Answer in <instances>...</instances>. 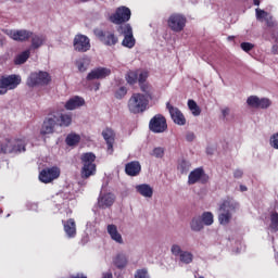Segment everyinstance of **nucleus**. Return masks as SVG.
I'll return each mask as SVG.
<instances>
[{"label":"nucleus","instance_id":"nucleus-1","mask_svg":"<svg viewBox=\"0 0 278 278\" xmlns=\"http://www.w3.org/2000/svg\"><path fill=\"white\" fill-rule=\"evenodd\" d=\"M240 204L233 199L224 200L219 206L218 223L219 225H229L233 218V213L238 212Z\"/></svg>","mask_w":278,"mask_h":278},{"label":"nucleus","instance_id":"nucleus-2","mask_svg":"<svg viewBox=\"0 0 278 278\" xmlns=\"http://www.w3.org/2000/svg\"><path fill=\"white\" fill-rule=\"evenodd\" d=\"M28 140L25 137L5 138L0 146L2 153H24Z\"/></svg>","mask_w":278,"mask_h":278},{"label":"nucleus","instance_id":"nucleus-3","mask_svg":"<svg viewBox=\"0 0 278 278\" xmlns=\"http://www.w3.org/2000/svg\"><path fill=\"white\" fill-rule=\"evenodd\" d=\"M81 170L80 176L83 179H88L97 174V164H94V160H97V155L92 152H87L81 154Z\"/></svg>","mask_w":278,"mask_h":278},{"label":"nucleus","instance_id":"nucleus-4","mask_svg":"<svg viewBox=\"0 0 278 278\" xmlns=\"http://www.w3.org/2000/svg\"><path fill=\"white\" fill-rule=\"evenodd\" d=\"M22 83L23 78L17 74L0 76V97H3L7 92L16 90Z\"/></svg>","mask_w":278,"mask_h":278},{"label":"nucleus","instance_id":"nucleus-5","mask_svg":"<svg viewBox=\"0 0 278 278\" xmlns=\"http://www.w3.org/2000/svg\"><path fill=\"white\" fill-rule=\"evenodd\" d=\"M51 84V75L48 72H33L26 79L28 88H42Z\"/></svg>","mask_w":278,"mask_h":278},{"label":"nucleus","instance_id":"nucleus-6","mask_svg":"<svg viewBox=\"0 0 278 278\" xmlns=\"http://www.w3.org/2000/svg\"><path fill=\"white\" fill-rule=\"evenodd\" d=\"M147 105H149V99H147L142 93L132 94L128 101V109L132 114H140V112H144V110H147Z\"/></svg>","mask_w":278,"mask_h":278},{"label":"nucleus","instance_id":"nucleus-7","mask_svg":"<svg viewBox=\"0 0 278 278\" xmlns=\"http://www.w3.org/2000/svg\"><path fill=\"white\" fill-rule=\"evenodd\" d=\"M118 34L124 36L122 41V46L126 47V49H134L136 47V38L134 37V28H131L130 24H124L117 27Z\"/></svg>","mask_w":278,"mask_h":278},{"label":"nucleus","instance_id":"nucleus-8","mask_svg":"<svg viewBox=\"0 0 278 278\" xmlns=\"http://www.w3.org/2000/svg\"><path fill=\"white\" fill-rule=\"evenodd\" d=\"M131 18V10L127 7H118L115 13L110 15L109 21L114 25H125Z\"/></svg>","mask_w":278,"mask_h":278},{"label":"nucleus","instance_id":"nucleus-9","mask_svg":"<svg viewBox=\"0 0 278 278\" xmlns=\"http://www.w3.org/2000/svg\"><path fill=\"white\" fill-rule=\"evenodd\" d=\"M170 253L174 255V257H178L179 262L182 264H192L194 260V254H192L190 251H184L179 244H173L170 248Z\"/></svg>","mask_w":278,"mask_h":278},{"label":"nucleus","instance_id":"nucleus-10","mask_svg":"<svg viewBox=\"0 0 278 278\" xmlns=\"http://www.w3.org/2000/svg\"><path fill=\"white\" fill-rule=\"evenodd\" d=\"M150 130L153 134H164L168 129V124H166V117L162 114H156L154 117L151 118L149 123Z\"/></svg>","mask_w":278,"mask_h":278},{"label":"nucleus","instance_id":"nucleus-11","mask_svg":"<svg viewBox=\"0 0 278 278\" xmlns=\"http://www.w3.org/2000/svg\"><path fill=\"white\" fill-rule=\"evenodd\" d=\"M249 108H254L255 110H268L273 105V101L268 98H260L257 96H250L247 99Z\"/></svg>","mask_w":278,"mask_h":278},{"label":"nucleus","instance_id":"nucleus-12","mask_svg":"<svg viewBox=\"0 0 278 278\" xmlns=\"http://www.w3.org/2000/svg\"><path fill=\"white\" fill-rule=\"evenodd\" d=\"M186 23H187L186 16L177 13L172 14L167 21V25L169 29L176 33L184 31V27H186Z\"/></svg>","mask_w":278,"mask_h":278},{"label":"nucleus","instance_id":"nucleus-13","mask_svg":"<svg viewBox=\"0 0 278 278\" xmlns=\"http://www.w3.org/2000/svg\"><path fill=\"white\" fill-rule=\"evenodd\" d=\"M149 77V72L147 71H129L127 72L125 79L129 86H134L135 84H142V81H147Z\"/></svg>","mask_w":278,"mask_h":278},{"label":"nucleus","instance_id":"nucleus-14","mask_svg":"<svg viewBox=\"0 0 278 278\" xmlns=\"http://www.w3.org/2000/svg\"><path fill=\"white\" fill-rule=\"evenodd\" d=\"M3 34H5L10 38H12V40H15L17 42H25L28 39H30L31 36H34V33L25 29H21V30L3 29Z\"/></svg>","mask_w":278,"mask_h":278},{"label":"nucleus","instance_id":"nucleus-15","mask_svg":"<svg viewBox=\"0 0 278 278\" xmlns=\"http://www.w3.org/2000/svg\"><path fill=\"white\" fill-rule=\"evenodd\" d=\"M96 36L106 47H114V45L118 43V37L114 34V31L98 30V31H96Z\"/></svg>","mask_w":278,"mask_h":278},{"label":"nucleus","instance_id":"nucleus-16","mask_svg":"<svg viewBox=\"0 0 278 278\" xmlns=\"http://www.w3.org/2000/svg\"><path fill=\"white\" fill-rule=\"evenodd\" d=\"M74 49L78 51V53L90 51V38L86 35H76L74 38Z\"/></svg>","mask_w":278,"mask_h":278},{"label":"nucleus","instance_id":"nucleus-17","mask_svg":"<svg viewBox=\"0 0 278 278\" xmlns=\"http://www.w3.org/2000/svg\"><path fill=\"white\" fill-rule=\"evenodd\" d=\"M189 186H193V184H207V175L203 170V168L199 167L193 169L188 177Z\"/></svg>","mask_w":278,"mask_h":278},{"label":"nucleus","instance_id":"nucleus-18","mask_svg":"<svg viewBox=\"0 0 278 278\" xmlns=\"http://www.w3.org/2000/svg\"><path fill=\"white\" fill-rule=\"evenodd\" d=\"M55 127H58V117H55V115L47 117L41 126L40 135L49 136L54 134Z\"/></svg>","mask_w":278,"mask_h":278},{"label":"nucleus","instance_id":"nucleus-19","mask_svg":"<svg viewBox=\"0 0 278 278\" xmlns=\"http://www.w3.org/2000/svg\"><path fill=\"white\" fill-rule=\"evenodd\" d=\"M58 177H60V169L58 167L46 168L39 174V180L42 184H51Z\"/></svg>","mask_w":278,"mask_h":278},{"label":"nucleus","instance_id":"nucleus-20","mask_svg":"<svg viewBox=\"0 0 278 278\" xmlns=\"http://www.w3.org/2000/svg\"><path fill=\"white\" fill-rule=\"evenodd\" d=\"M166 109L168 110L170 118L174 121L176 125H186V116H184V113H181V111L177 109V106H173L170 102H167Z\"/></svg>","mask_w":278,"mask_h":278},{"label":"nucleus","instance_id":"nucleus-21","mask_svg":"<svg viewBox=\"0 0 278 278\" xmlns=\"http://www.w3.org/2000/svg\"><path fill=\"white\" fill-rule=\"evenodd\" d=\"M114 201H116V195L113 193H100L98 198V206L102 210H106V207H112L114 205Z\"/></svg>","mask_w":278,"mask_h":278},{"label":"nucleus","instance_id":"nucleus-22","mask_svg":"<svg viewBox=\"0 0 278 278\" xmlns=\"http://www.w3.org/2000/svg\"><path fill=\"white\" fill-rule=\"evenodd\" d=\"M114 130L112 128H105L102 131V137L104 138L106 144H108V153L112 155L114 153V138H115Z\"/></svg>","mask_w":278,"mask_h":278},{"label":"nucleus","instance_id":"nucleus-23","mask_svg":"<svg viewBox=\"0 0 278 278\" xmlns=\"http://www.w3.org/2000/svg\"><path fill=\"white\" fill-rule=\"evenodd\" d=\"M106 231H108L111 240H113V242H116L117 244H124L123 235H121V232H118V227H116V225H114V224L108 225Z\"/></svg>","mask_w":278,"mask_h":278},{"label":"nucleus","instance_id":"nucleus-24","mask_svg":"<svg viewBox=\"0 0 278 278\" xmlns=\"http://www.w3.org/2000/svg\"><path fill=\"white\" fill-rule=\"evenodd\" d=\"M63 227L67 238H75V236H77L75 219L71 218L67 222H63Z\"/></svg>","mask_w":278,"mask_h":278},{"label":"nucleus","instance_id":"nucleus-25","mask_svg":"<svg viewBox=\"0 0 278 278\" xmlns=\"http://www.w3.org/2000/svg\"><path fill=\"white\" fill-rule=\"evenodd\" d=\"M113 264L118 268L119 270H123V268H127V264H129V260L127 258V254L125 253H118L113 258Z\"/></svg>","mask_w":278,"mask_h":278},{"label":"nucleus","instance_id":"nucleus-26","mask_svg":"<svg viewBox=\"0 0 278 278\" xmlns=\"http://www.w3.org/2000/svg\"><path fill=\"white\" fill-rule=\"evenodd\" d=\"M141 169H142V167L140 166V163L136 162V161L130 162V163L126 164V166H125V172L130 177H136L137 175H140Z\"/></svg>","mask_w":278,"mask_h":278},{"label":"nucleus","instance_id":"nucleus-27","mask_svg":"<svg viewBox=\"0 0 278 278\" xmlns=\"http://www.w3.org/2000/svg\"><path fill=\"white\" fill-rule=\"evenodd\" d=\"M135 189L139 194H141V197H144L146 199H151V197H153V187L150 185H137Z\"/></svg>","mask_w":278,"mask_h":278},{"label":"nucleus","instance_id":"nucleus-28","mask_svg":"<svg viewBox=\"0 0 278 278\" xmlns=\"http://www.w3.org/2000/svg\"><path fill=\"white\" fill-rule=\"evenodd\" d=\"M85 103H86V101L84 100V98L76 96V97L71 98L65 103V108L67 110H77V108H81Z\"/></svg>","mask_w":278,"mask_h":278},{"label":"nucleus","instance_id":"nucleus-29","mask_svg":"<svg viewBox=\"0 0 278 278\" xmlns=\"http://www.w3.org/2000/svg\"><path fill=\"white\" fill-rule=\"evenodd\" d=\"M141 92H143V97L148 99V101H151L153 99V93L155 92V89L149 83L141 81L140 84Z\"/></svg>","mask_w":278,"mask_h":278},{"label":"nucleus","instance_id":"nucleus-30","mask_svg":"<svg viewBox=\"0 0 278 278\" xmlns=\"http://www.w3.org/2000/svg\"><path fill=\"white\" fill-rule=\"evenodd\" d=\"M205 228L203 220L201 219V216L198 215L195 217H193L190 222V229L191 231H203V229Z\"/></svg>","mask_w":278,"mask_h":278},{"label":"nucleus","instance_id":"nucleus-31","mask_svg":"<svg viewBox=\"0 0 278 278\" xmlns=\"http://www.w3.org/2000/svg\"><path fill=\"white\" fill-rule=\"evenodd\" d=\"M90 58L84 55L83 58L76 60L75 65L78 71H88V68H90Z\"/></svg>","mask_w":278,"mask_h":278},{"label":"nucleus","instance_id":"nucleus-32","mask_svg":"<svg viewBox=\"0 0 278 278\" xmlns=\"http://www.w3.org/2000/svg\"><path fill=\"white\" fill-rule=\"evenodd\" d=\"M110 75L108 71H92L88 74L87 79L91 81L92 79H105Z\"/></svg>","mask_w":278,"mask_h":278},{"label":"nucleus","instance_id":"nucleus-33","mask_svg":"<svg viewBox=\"0 0 278 278\" xmlns=\"http://www.w3.org/2000/svg\"><path fill=\"white\" fill-rule=\"evenodd\" d=\"M31 49H40L45 45V36L42 35H31Z\"/></svg>","mask_w":278,"mask_h":278},{"label":"nucleus","instance_id":"nucleus-34","mask_svg":"<svg viewBox=\"0 0 278 278\" xmlns=\"http://www.w3.org/2000/svg\"><path fill=\"white\" fill-rule=\"evenodd\" d=\"M200 218L205 227H211V225H214V214L212 212L202 213Z\"/></svg>","mask_w":278,"mask_h":278},{"label":"nucleus","instance_id":"nucleus-35","mask_svg":"<svg viewBox=\"0 0 278 278\" xmlns=\"http://www.w3.org/2000/svg\"><path fill=\"white\" fill-rule=\"evenodd\" d=\"M31 54V52L29 50H25L22 53H20L15 60H14V64H25V62H27V60H29V55Z\"/></svg>","mask_w":278,"mask_h":278},{"label":"nucleus","instance_id":"nucleus-36","mask_svg":"<svg viewBox=\"0 0 278 278\" xmlns=\"http://www.w3.org/2000/svg\"><path fill=\"white\" fill-rule=\"evenodd\" d=\"M58 121L60 122V127H68L73 123V117L68 114H61Z\"/></svg>","mask_w":278,"mask_h":278},{"label":"nucleus","instance_id":"nucleus-37","mask_svg":"<svg viewBox=\"0 0 278 278\" xmlns=\"http://www.w3.org/2000/svg\"><path fill=\"white\" fill-rule=\"evenodd\" d=\"M188 108H189L191 114H193V116L201 115V108H199V104H197V102L194 100L188 101Z\"/></svg>","mask_w":278,"mask_h":278},{"label":"nucleus","instance_id":"nucleus-38","mask_svg":"<svg viewBox=\"0 0 278 278\" xmlns=\"http://www.w3.org/2000/svg\"><path fill=\"white\" fill-rule=\"evenodd\" d=\"M190 162L182 160L178 163V170L181 173V175H186L190 170Z\"/></svg>","mask_w":278,"mask_h":278},{"label":"nucleus","instance_id":"nucleus-39","mask_svg":"<svg viewBox=\"0 0 278 278\" xmlns=\"http://www.w3.org/2000/svg\"><path fill=\"white\" fill-rule=\"evenodd\" d=\"M79 140H81V137H79V135L71 134L66 137V144H68V147H75V144H77Z\"/></svg>","mask_w":278,"mask_h":278},{"label":"nucleus","instance_id":"nucleus-40","mask_svg":"<svg viewBox=\"0 0 278 278\" xmlns=\"http://www.w3.org/2000/svg\"><path fill=\"white\" fill-rule=\"evenodd\" d=\"M269 227L273 231H278V213H271Z\"/></svg>","mask_w":278,"mask_h":278},{"label":"nucleus","instance_id":"nucleus-41","mask_svg":"<svg viewBox=\"0 0 278 278\" xmlns=\"http://www.w3.org/2000/svg\"><path fill=\"white\" fill-rule=\"evenodd\" d=\"M127 94V87H119L118 90L115 92L116 99H123Z\"/></svg>","mask_w":278,"mask_h":278},{"label":"nucleus","instance_id":"nucleus-42","mask_svg":"<svg viewBox=\"0 0 278 278\" xmlns=\"http://www.w3.org/2000/svg\"><path fill=\"white\" fill-rule=\"evenodd\" d=\"M152 155L154 157H164V148H154L153 149V152H152Z\"/></svg>","mask_w":278,"mask_h":278},{"label":"nucleus","instance_id":"nucleus-43","mask_svg":"<svg viewBox=\"0 0 278 278\" xmlns=\"http://www.w3.org/2000/svg\"><path fill=\"white\" fill-rule=\"evenodd\" d=\"M135 278H149V271L147 269H139L136 271Z\"/></svg>","mask_w":278,"mask_h":278},{"label":"nucleus","instance_id":"nucleus-44","mask_svg":"<svg viewBox=\"0 0 278 278\" xmlns=\"http://www.w3.org/2000/svg\"><path fill=\"white\" fill-rule=\"evenodd\" d=\"M253 47H255V46L251 42H242L241 43V49H242V51H245V53H249V51L253 50Z\"/></svg>","mask_w":278,"mask_h":278},{"label":"nucleus","instance_id":"nucleus-45","mask_svg":"<svg viewBox=\"0 0 278 278\" xmlns=\"http://www.w3.org/2000/svg\"><path fill=\"white\" fill-rule=\"evenodd\" d=\"M270 144L274 149H278V132L271 136Z\"/></svg>","mask_w":278,"mask_h":278},{"label":"nucleus","instance_id":"nucleus-46","mask_svg":"<svg viewBox=\"0 0 278 278\" xmlns=\"http://www.w3.org/2000/svg\"><path fill=\"white\" fill-rule=\"evenodd\" d=\"M244 175V172H242V169H236L233 172V177L235 179H242V176Z\"/></svg>","mask_w":278,"mask_h":278},{"label":"nucleus","instance_id":"nucleus-47","mask_svg":"<svg viewBox=\"0 0 278 278\" xmlns=\"http://www.w3.org/2000/svg\"><path fill=\"white\" fill-rule=\"evenodd\" d=\"M266 11L262 10V9H256V18H264V16H266Z\"/></svg>","mask_w":278,"mask_h":278},{"label":"nucleus","instance_id":"nucleus-48","mask_svg":"<svg viewBox=\"0 0 278 278\" xmlns=\"http://www.w3.org/2000/svg\"><path fill=\"white\" fill-rule=\"evenodd\" d=\"M187 142H192L194 140V132H188L186 135Z\"/></svg>","mask_w":278,"mask_h":278},{"label":"nucleus","instance_id":"nucleus-49","mask_svg":"<svg viewBox=\"0 0 278 278\" xmlns=\"http://www.w3.org/2000/svg\"><path fill=\"white\" fill-rule=\"evenodd\" d=\"M229 112H230L229 108H225L222 110V114H223L224 118H227V116H229Z\"/></svg>","mask_w":278,"mask_h":278},{"label":"nucleus","instance_id":"nucleus-50","mask_svg":"<svg viewBox=\"0 0 278 278\" xmlns=\"http://www.w3.org/2000/svg\"><path fill=\"white\" fill-rule=\"evenodd\" d=\"M3 45H5V36H3V35L0 33V48L3 47Z\"/></svg>","mask_w":278,"mask_h":278},{"label":"nucleus","instance_id":"nucleus-51","mask_svg":"<svg viewBox=\"0 0 278 278\" xmlns=\"http://www.w3.org/2000/svg\"><path fill=\"white\" fill-rule=\"evenodd\" d=\"M102 278H113L112 273H104Z\"/></svg>","mask_w":278,"mask_h":278},{"label":"nucleus","instance_id":"nucleus-52","mask_svg":"<svg viewBox=\"0 0 278 278\" xmlns=\"http://www.w3.org/2000/svg\"><path fill=\"white\" fill-rule=\"evenodd\" d=\"M240 190H241V192H247L248 188H247V186L241 185Z\"/></svg>","mask_w":278,"mask_h":278},{"label":"nucleus","instance_id":"nucleus-53","mask_svg":"<svg viewBox=\"0 0 278 278\" xmlns=\"http://www.w3.org/2000/svg\"><path fill=\"white\" fill-rule=\"evenodd\" d=\"M94 71H108V68H105V67H98V68H94Z\"/></svg>","mask_w":278,"mask_h":278},{"label":"nucleus","instance_id":"nucleus-54","mask_svg":"<svg viewBox=\"0 0 278 278\" xmlns=\"http://www.w3.org/2000/svg\"><path fill=\"white\" fill-rule=\"evenodd\" d=\"M254 5H260V0H253Z\"/></svg>","mask_w":278,"mask_h":278},{"label":"nucleus","instance_id":"nucleus-55","mask_svg":"<svg viewBox=\"0 0 278 278\" xmlns=\"http://www.w3.org/2000/svg\"><path fill=\"white\" fill-rule=\"evenodd\" d=\"M81 1V3H88V1H90V0H80Z\"/></svg>","mask_w":278,"mask_h":278},{"label":"nucleus","instance_id":"nucleus-56","mask_svg":"<svg viewBox=\"0 0 278 278\" xmlns=\"http://www.w3.org/2000/svg\"><path fill=\"white\" fill-rule=\"evenodd\" d=\"M207 153H212V150H207Z\"/></svg>","mask_w":278,"mask_h":278},{"label":"nucleus","instance_id":"nucleus-57","mask_svg":"<svg viewBox=\"0 0 278 278\" xmlns=\"http://www.w3.org/2000/svg\"><path fill=\"white\" fill-rule=\"evenodd\" d=\"M207 153H212V150H207Z\"/></svg>","mask_w":278,"mask_h":278},{"label":"nucleus","instance_id":"nucleus-58","mask_svg":"<svg viewBox=\"0 0 278 278\" xmlns=\"http://www.w3.org/2000/svg\"><path fill=\"white\" fill-rule=\"evenodd\" d=\"M273 49H277V46H274Z\"/></svg>","mask_w":278,"mask_h":278},{"label":"nucleus","instance_id":"nucleus-59","mask_svg":"<svg viewBox=\"0 0 278 278\" xmlns=\"http://www.w3.org/2000/svg\"><path fill=\"white\" fill-rule=\"evenodd\" d=\"M199 278H205V277H203V276H200Z\"/></svg>","mask_w":278,"mask_h":278},{"label":"nucleus","instance_id":"nucleus-60","mask_svg":"<svg viewBox=\"0 0 278 278\" xmlns=\"http://www.w3.org/2000/svg\"><path fill=\"white\" fill-rule=\"evenodd\" d=\"M277 258H278V255H277Z\"/></svg>","mask_w":278,"mask_h":278}]
</instances>
